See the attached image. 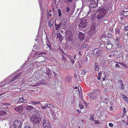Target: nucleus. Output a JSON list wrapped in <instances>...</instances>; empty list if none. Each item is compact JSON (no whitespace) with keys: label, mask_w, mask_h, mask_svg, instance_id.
<instances>
[{"label":"nucleus","mask_w":128,"mask_h":128,"mask_svg":"<svg viewBox=\"0 0 128 128\" xmlns=\"http://www.w3.org/2000/svg\"><path fill=\"white\" fill-rule=\"evenodd\" d=\"M109 6L108 5H106L104 7L100 8L96 10V12H99L97 16V18L100 20L104 18L106 15V14L108 12Z\"/></svg>","instance_id":"nucleus-1"},{"label":"nucleus","mask_w":128,"mask_h":128,"mask_svg":"<svg viewBox=\"0 0 128 128\" xmlns=\"http://www.w3.org/2000/svg\"><path fill=\"white\" fill-rule=\"evenodd\" d=\"M87 24L86 19L83 18L80 20L78 28L80 30H82V28H86Z\"/></svg>","instance_id":"nucleus-2"},{"label":"nucleus","mask_w":128,"mask_h":128,"mask_svg":"<svg viewBox=\"0 0 128 128\" xmlns=\"http://www.w3.org/2000/svg\"><path fill=\"white\" fill-rule=\"evenodd\" d=\"M30 120L34 124H38L41 121L40 118L36 116L31 117Z\"/></svg>","instance_id":"nucleus-3"},{"label":"nucleus","mask_w":128,"mask_h":128,"mask_svg":"<svg viewBox=\"0 0 128 128\" xmlns=\"http://www.w3.org/2000/svg\"><path fill=\"white\" fill-rule=\"evenodd\" d=\"M65 33L67 36L66 38L67 41L69 42H72L73 38L72 32L70 30L67 31Z\"/></svg>","instance_id":"nucleus-4"},{"label":"nucleus","mask_w":128,"mask_h":128,"mask_svg":"<svg viewBox=\"0 0 128 128\" xmlns=\"http://www.w3.org/2000/svg\"><path fill=\"white\" fill-rule=\"evenodd\" d=\"M22 122L20 120H15L13 123V126L14 128H21Z\"/></svg>","instance_id":"nucleus-5"},{"label":"nucleus","mask_w":128,"mask_h":128,"mask_svg":"<svg viewBox=\"0 0 128 128\" xmlns=\"http://www.w3.org/2000/svg\"><path fill=\"white\" fill-rule=\"evenodd\" d=\"M43 124L44 128H51V126L49 121L46 118H44L42 121Z\"/></svg>","instance_id":"nucleus-6"},{"label":"nucleus","mask_w":128,"mask_h":128,"mask_svg":"<svg viewBox=\"0 0 128 128\" xmlns=\"http://www.w3.org/2000/svg\"><path fill=\"white\" fill-rule=\"evenodd\" d=\"M100 37L101 40L105 44H106V43L109 41L108 37L105 34H102L100 35Z\"/></svg>","instance_id":"nucleus-7"},{"label":"nucleus","mask_w":128,"mask_h":128,"mask_svg":"<svg viewBox=\"0 0 128 128\" xmlns=\"http://www.w3.org/2000/svg\"><path fill=\"white\" fill-rule=\"evenodd\" d=\"M90 2V8H94L96 7L98 5V2L97 0H91Z\"/></svg>","instance_id":"nucleus-8"},{"label":"nucleus","mask_w":128,"mask_h":128,"mask_svg":"<svg viewBox=\"0 0 128 128\" xmlns=\"http://www.w3.org/2000/svg\"><path fill=\"white\" fill-rule=\"evenodd\" d=\"M94 54L98 56H100L102 54V50L98 48H95L93 50Z\"/></svg>","instance_id":"nucleus-9"},{"label":"nucleus","mask_w":128,"mask_h":128,"mask_svg":"<svg viewBox=\"0 0 128 128\" xmlns=\"http://www.w3.org/2000/svg\"><path fill=\"white\" fill-rule=\"evenodd\" d=\"M85 35L84 33L79 32L78 34V40L81 42L84 39Z\"/></svg>","instance_id":"nucleus-10"},{"label":"nucleus","mask_w":128,"mask_h":128,"mask_svg":"<svg viewBox=\"0 0 128 128\" xmlns=\"http://www.w3.org/2000/svg\"><path fill=\"white\" fill-rule=\"evenodd\" d=\"M90 98L92 100H95L97 98L96 94L93 93V92H90L88 94Z\"/></svg>","instance_id":"nucleus-11"},{"label":"nucleus","mask_w":128,"mask_h":128,"mask_svg":"<svg viewBox=\"0 0 128 128\" xmlns=\"http://www.w3.org/2000/svg\"><path fill=\"white\" fill-rule=\"evenodd\" d=\"M46 42V45L47 46L46 48V50L47 51H49L50 52L52 50V48L51 46V44L50 43V42L48 40Z\"/></svg>","instance_id":"nucleus-12"},{"label":"nucleus","mask_w":128,"mask_h":128,"mask_svg":"<svg viewBox=\"0 0 128 128\" xmlns=\"http://www.w3.org/2000/svg\"><path fill=\"white\" fill-rule=\"evenodd\" d=\"M75 8V6L73 5L71 7V8L70 9L69 7L67 6L66 7V12H74Z\"/></svg>","instance_id":"nucleus-13"},{"label":"nucleus","mask_w":128,"mask_h":128,"mask_svg":"<svg viewBox=\"0 0 128 128\" xmlns=\"http://www.w3.org/2000/svg\"><path fill=\"white\" fill-rule=\"evenodd\" d=\"M27 101L26 100L24 99L22 97H21L17 102V104H18L23 103L26 104L27 103Z\"/></svg>","instance_id":"nucleus-14"},{"label":"nucleus","mask_w":128,"mask_h":128,"mask_svg":"<svg viewBox=\"0 0 128 128\" xmlns=\"http://www.w3.org/2000/svg\"><path fill=\"white\" fill-rule=\"evenodd\" d=\"M14 110L18 112L20 111H22L23 110V107L22 106H20L18 107L15 108H14Z\"/></svg>","instance_id":"nucleus-15"},{"label":"nucleus","mask_w":128,"mask_h":128,"mask_svg":"<svg viewBox=\"0 0 128 128\" xmlns=\"http://www.w3.org/2000/svg\"><path fill=\"white\" fill-rule=\"evenodd\" d=\"M90 20L92 22H96V16L94 14L91 16Z\"/></svg>","instance_id":"nucleus-16"},{"label":"nucleus","mask_w":128,"mask_h":128,"mask_svg":"<svg viewBox=\"0 0 128 128\" xmlns=\"http://www.w3.org/2000/svg\"><path fill=\"white\" fill-rule=\"evenodd\" d=\"M106 46L107 48L108 49H111L112 46L113 45L111 43V42L109 41L106 43Z\"/></svg>","instance_id":"nucleus-17"},{"label":"nucleus","mask_w":128,"mask_h":128,"mask_svg":"<svg viewBox=\"0 0 128 128\" xmlns=\"http://www.w3.org/2000/svg\"><path fill=\"white\" fill-rule=\"evenodd\" d=\"M26 110L29 111L31 110L32 109H34V107L31 106L27 104L26 105Z\"/></svg>","instance_id":"nucleus-18"},{"label":"nucleus","mask_w":128,"mask_h":128,"mask_svg":"<svg viewBox=\"0 0 128 128\" xmlns=\"http://www.w3.org/2000/svg\"><path fill=\"white\" fill-rule=\"evenodd\" d=\"M43 70H46V71L45 72L48 76L51 75L52 73L51 72V70L50 69L48 68L46 69V68H43Z\"/></svg>","instance_id":"nucleus-19"},{"label":"nucleus","mask_w":128,"mask_h":128,"mask_svg":"<svg viewBox=\"0 0 128 128\" xmlns=\"http://www.w3.org/2000/svg\"><path fill=\"white\" fill-rule=\"evenodd\" d=\"M72 77L70 76H67L66 78V81L68 83H70L72 82Z\"/></svg>","instance_id":"nucleus-20"},{"label":"nucleus","mask_w":128,"mask_h":128,"mask_svg":"<svg viewBox=\"0 0 128 128\" xmlns=\"http://www.w3.org/2000/svg\"><path fill=\"white\" fill-rule=\"evenodd\" d=\"M57 38H59V40L61 42L64 38V37L60 33H58L57 34Z\"/></svg>","instance_id":"nucleus-21"},{"label":"nucleus","mask_w":128,"mask_h":128,"mask_svg":"<svg viewBox=\"0 0 128 128\" xmlns=\"http://www.w3.org/2000/svg\"><path fill=\"white\" fill-rule=\"evenodd\" d=\"M62 23V22H60L59 24H55L56 29V30H58L61 26Z\"/></svg>","instance_id":"nucleus-22"},{"label":"nucleus","mask_w":128,"mask_h":128,"mask_svg":"<svg viewBox=\"0 0 128 128\" xmlns=\"http://www.w3.org/2000/svg\"><path fill=\"white\" fill-rule=\"evenodd\" d=\"M96 32V30L90 29V31L89 32V34L90 36H92L94 34H95Z\"/></svg>","instance_id":"nucleus-23"},{"label":"nucleus","mask_w":128,"mask_h":128,"mask_svg":"<svg viewBox=\"0 0 128 128\" xmlns=\"http://www.w3.org/2000/svg\"><path fill=\"white\" fill-rule=\"evenodd\" d=\"M64 47L66 50H70L72 48V47L71 46L66 43L65 44Z\"/></svg>","instance_id":"nucleus-24"},{"label":"nucleus","mask_w":128,"mask_h":128,"mask_svg":"<svg viewBox=\"0 0 128 128\" xmlns=\"http://www.w3.org/2000/svg\"><path fill=\"white\" fill-rule=\"evenodd\" d=\"M88 45L86 44H84L82 45H80L79 46L80 48V49H82L84 48H85L87 47Z\"/></svg>","instance_id":"nucleus-25"},{"label":"nucleus","mask_w":128,"mask_h":128,"mask_svg":"<svg viewBox=\"0 0 128 128\" xmlns=\"http://www.w3.org/2000/svg\"><path fill=\"white\" fill-rule=\"evenodd\" d=\"M95 66V70L96 71H99V66L98 64V62L95 63L94 64Z\"/></svg>","instance_id":"nucleus-26"},{"label":"nucleus","mask_w":128,"mask_h":128,"mask_svg":"<svg viewBox=\"0 0 128 128\" xmlns=\"http://www.w3.org/2000/svg\"><path fill=\"white\" fill-rule=\"evenodd\" d=\"M53 22L52 21V20L50 19L48 22V25L49 27L50 28H51L52 26L53 25Z\"/></svg>","instance_id":"nucleus-27"},{"label":"nucleus","mask_w":128,"mask_h":128,"mask_svg":"<svg viewBox=\"0 0 128 128\" xmlns=\"http://www.w3.org/2000/svg\"><path fill=\"white\" fill-rule=\"evenodd\" d=\"M30 102L31 104H38L41 105L40 102H36L33 101H30Z\"/></svg>","instance_id":"nucleus-28"},{"label":"nucleus","mask_w":128,"mask_h":128,"mask_svg":"<svg viewBox=\"0 0 128 128\" xmlns=\"http://www.w3.org/2000/svg\"><path fill=\"white\" fill-rule=\"evenodd\" d=\"M96 28V26H95V24L94 22H93L92 24V26L91 27V28H90V29H91V30H95Z\"/></svg>","instance_id":"nucleus-29"},{"label":"nucleus","mask_w":128,"mask_h":128,"mask_svg":"<svg viewBox=\"0 0 128 128\" xmlns=\"http://www.w3.org/2000/svg\"><path fill=\"white\" fill-rule=\"evenodd\" d=\"M122 14L125 17H127L128 16V11H124L122 12Z\"/></svg>","instance_id":"nucleus-30"},{"label":"nucleus","mask_w":128,"mask_h":128,"mask_svg":"<svg viewBox=\"0 0 128 128\" xmlns=\"http://www.w3.org/2000/svg\"><path fill=\"white\" fill-rule=\"evenodd\" d=\"M39 82L41 85H45L46 84V81L44 80H40Z\"/></svg>","instance_id":"nucleus-31"},{"label":"nucleus","mask_w":128,"mask_h":128,"mask_svg":"<svg viewBox=\"0 0 128 128\" xmlns=\"http://www.w3.org/2000/svg\"><path fill=\"white\" fill-rule=\"evenodd\" d=\"M20 73H18L14 77L16 80L20 78Z\"/></svg>","instance_id":"nucleus-32"},{"label":"nucleus","mask_w":128,"mask_h":128,"mask_svg":"<svg viewBox=\"0 0 128 128\" xmlns=\"http://www.w3.org/2000/svg\"><path fill=\"white\" fill-rule=\"evenodd\" d=\"M122 97L124 100L128 102V98L126 97V96L124 94H122Z\"/></svg>","instance_id":"nucleus-33"},{"label":"nucleus","mask_w":128,"mask_h":128,"mask_svg":"<svg viewBox=\"0 0 128 128\" xmlns=\"http://www.w3.org/2000/svg\"><path fill=\"white\" fill-rule=\"evenodd\" d=\"M6 112L4 110L0 111V115H4L6 114Z\"/></svg>","instance_id":"nucleus-34"},{"label":"nucleus","mask_w":128,"mask_h":128,"mask_svg":"<svg viewBox=\"0 0 128 128\" xmlns=\"http://www.w3.org/2000/svg\"><path fill=\"white\" fill-rule=\"evenodd\" d=\"M115 32L116 34H119V33L120 32V30L118 28H116V29Z\"/></svg>","instance_id":"nucleus-35"},{"label":"nucleus","mask_w":128,"mask_h":128,"mask_svg":"<svg viewBox=\"0 0 128 128\" xmlns=\"http://www.w3.org/2000/svg\"><path fill=\"white\" fill-rule=\"evenodd\" d=\"M122 110L123 112V114L125 115L126 114V108L124 107L122 109Z\"/></svg>","instance_id":"nucleus-36"},{"label":"nucleus","mask_w":128,"mask_h":128,"mask_svg":"<svg viewBox=\"0 0 128 128\" xmlns=\"http://www.w3.org/2000/svg\"><path fill=\"white\" fill-rule=\"evenodd\" d=\"M58 15L59 17H60L62 15L61 11L60 8L58 9Z\"/></svg>","instance_id":"nucleus-37"},{"label":"nucleus","mask_w":128,"mask_h":128,"mask_svg":"<svg viewBox=\"0 0 128 128\" xmlns=\"http://www.w3.org/2000/svg\"><path fill=\"white\" fill-rule=\"evenodd\" d=\"M120 88L122 90H123L124 89V86L123 84H121L120 85Z\"/></svg>","instance_id":"nucleus-38"},{"label":"nucleus","mask_w":128,"mask_h":128,"mask_svg":"<svg viewBox=\"0 0 128 128\" xmlns=\"http://www.w3.org/2000/svg\"><path fill=\"white\" fill-rule=\"evenodd\" d=\"M94 114L90 116V119L92 121H93L94 120Z\"/></svg>","instance_id":"nucleus-39"},{"label":"nucleus","mask_w":128,"mask_h":128,"mask_svg":"<svg viewBox=\"0 0 128 128\" xmlns=\"http://www.w3.org/2000/svg\"><path fill=\"white\" fill-rule=\"evenodd\" d=\"M99 92V90H97L94 89L93 90V93H95L97 94Z\"/></svg>","instance_id":"nucleus-40"},{"label":"nucleus","mask_w":128,"mask_h":128,"mask_svg":"<svg viewBox=\"0 0 128 128\" xmlns=\"http://www.w3.org/2000/svg\"><path fill=\"white\" fill-rule=\"evenodd\" d=\"M79 106L81 109H82L84 108V106L82 103H80V104Z\"/></svg>","instance_id":"nucleus-41"},{"label":"nucleus","mask_w":128,"mask_h":128,"mask_svg":"<svg viewBox=\"0 0 128 128\" xmlns=\"http://www.w3.org/2000/svg\"><path fill=\"white\" fill-rule=\"evenodd\" d=\"M75 60L74 59H71L70 60V62L72 64H74L75 62Z\"/></svg>","instance_id":"nucleus-42"},{"label":"nucleus","mask_w":128,"mask_h":128,"mask_svg":"<svg viewBox=\"0 0 128 128\" xmlns=\"http://www.w3.org/2000/svg\"><path fill=\"white\" fill-rule=\"evenodd\" d=\"M15 80H16L15 79V78L14 77L12 79L10 80H9V83H11L12 82L14 81Z\"/></svg>","instance_id":"nucleus-43"},{"label":"nucleus","mask_w":128,"mask_h":128,"mask_svg":"<svg viewBox=\"0 0 128 128\" xmlns=\"http://www.w3.org/2000/svg\"><path fill=\"white\" fill-rule=\"evenodd\" d=\"M40 82L39 81L38 82L36 83L35 85H34V86H40Z\"/></svg>","instance_id":"nucleus-44"},{"label":"nucleus","mask_w":128,"mask_h":128,"mask_svg":"<svg viewBox=\"0 0 128 128\" xmlns=\"http://www.w3.org/2000/svg\"><path fill=\"white\" fill-rule=\"evenodd\" d=\"M116 45L118 47H120L122 46V45L119 42L116 43Z\"/></svg>","instance_id":"nucleus-45"},{"label":"nucleus","mask_w":128,"mask_h":128,"mask_svg":"<svg viewBox=\"0 0 128 128\" xmlns=\"http://www.w3.org/2000/svg\"><path fill=\"white\" fill-rule=\"evenodd\" d=\"M73 0H66V2L68 4H69L71 3Z\"/></svg>","instance_id":"nucleus-46"},{"label":"nucleus","mask_w":128,"mask_h":128,"mask_svg":"<svg viewBox=\"0 0 128 128\" xmlns=\"http://www.w3.org/2000/svg\"><path fill=\"white\" fill-rule=\"evenodd\" d=\"M53 73L54 74V78H55L56 79H57L58 77H57V75H56V73L54 72H53Z\"/></svg>","instance_id":"nucleus-47"},{"label":"nucleus","mask_w":128,"mask_h":128,"mask_svg":"<svg viewBox=\"0 0 128 128\" xmlns=\"http://www.w3.org/2000/svg\"><path fill=\"white\" fill-rule=\"evenodd\" d=\"M112 34H107V37H108V38H110L112 37Z\"/></svg>","instance_id":"nucleus-48"},{"label":"nucleus","mask_w":128,"mask_h":128,"mask_svg":"<svg viewBox=\"0 0 128 128\" xmlns=\"http://www.w3.org/2000/svg\"><path fill=\"white\" fill-rule=\"evenodd\" d=\"M58 49L59 50L61 51L63 54H65V53L62 50L60 47L59 48H58Z\"/></svg>","instance_id":"nucleus-49"},{"label":"nucleus","mask_w":128,"mask_h":128,"mask_svg":"<svg viewBox=\"0 0 128 128\" xmlns=\"http://www.w3.org/2000/svg\"><path fill=\"white\" fill-rule=\"evenodd\" d=\"M84 62H87L88 60V58L86 56H85L84 58Z\"/></svg>","instance_id":"nucleus-50"},{"label":"nucleus","mask_w":128,"mask_h":128,"mask_svg":"<svg viewBox=\"0 0 128 128\" xmlns=\"http://www.w3.org/2000/svg\"><path fill=\"white\" fill-rule=\"evenodd\" d=\"M44 16V15L43 14V12H42L41 13V16L40 17V20H42L43 19V17Z\"/></svg>","instance_id":"nucleus-51"},{"label":"nucleus","mask_w":128,"mask_h":128,"mask_svg":"<svg viewBox=\"0 0 128 128\" xmlns=\"http://www.w3.org/2000/svg\"><path fill=\"white\" fill-rule=\"evenodd\" d=\"M94 123L97 124H100V122L98 120H95L94 121Z\"/></svg>","instance_id":"nucleus-52"},{"label":"nucleus","mask_w":128,"mask_h":128,"mask_svg":"<svg viewBox=\"0 0 128 128\" xmlns=\"http://www.w3.org/2000/svg\"><path fill=\"white\" fill-rule=\"evenodd\" d=\"M120 40V37H116V41L117 42H118Z\"/></svg>","instance_id":"nucleus-53"},{"label":"nucleus","mask_w":128,"mask_h":128,"mask_svg":"<svg viewBox=\"0 0 128 128\" xmlns=\"http://www.w3.org/2000/svg\"><path fill=\"white\" fill-rule=\"evenodd\" d=\"M109 126L111 127H112L113 126V124L111 123H110L108 124Z\"/></svg>","instance_id":"nucleus-54"},{"label":"nucleus","mask_w":128,"mask_h":128,"mask_svg":"<svg viewBox=\"0 0 128 128\" xmlns=\"http://www.w3.org/2000/svg\"><path fill=\"white\" fill-rule=\"evenodd\" d=\"M0 84V87H4L6 85V84L5 83V84Z\"/></svg>","instance_id":"nucleus-55"},{"label":"nucleus","mask_w":128,"mask_h":128,"mask_svg":"<svg viewBox=\"0 0 128 128\" xmlns=\"http://www.w3.org/2000/svg\"><path fill=\"white\" fill-rule=\"evenodd\" d=\"M41 107L42 109L43 110L45 109L46 108V106H41Z\"/></svg>","instance_id":"nucleus-56"},{"label":"nucleus","mask_w":128,"mask_h":128,"mask_svg":"<svg viewBox=\"0 0 128 128\" xmlns=\"http://www.w3.org/2000/svg\"><path fill=\"white\" fill-rule=\"evenodd\" d=\"M115 67L116 68H118L120 67V66L118 64H116L115 66Z\"/></svg>","instance_id":"nucleus-57"},{"label":"nucleus","mask_w":128,"mask_h":128,"mask_svg":"<svg viewBox=\"0 0 128 128\" xmlns=\"http://www.w3.org/2000/svg\"><path fill=\"white\" fill-rule=\"evenodd\" d=\"M36 55H39L41 54V53H40V52H38L36 53Z\"/></svg>","instance_id":"nucleus-58"},{"label":"nucleus","mask_w":128,"mask_h":128,"mask_svg":"<svg viewBox=\"0 0 128 128\" xmlns=\"http://www.w3.org/2000/svg\"><path fill=\"white\" fill-rule=\"evenodd\" d=\"M50 111L52 113V114H54V112L53 110L52 109H50Z\"/></svg>","instance_id":"nucleus-59"},{"label":"nucleus","mask_w":128,"mask_h":128,"mask_svg":"<svg viewBox=\"0 0 128 128\" xmlns=\"http://www.w3.org/2000/svg\"><path fill=\"white\" fill-rule=\"evenodd\" d=\"M102 73L101 72H100L98 74V76L100 77Z\"/></svg>","instance_id":"nucleus-60"},{"label":"nucleus","mask_w":128,"mask_h":128,"mask_svg":"<svg viewBox=\"0 0 128 128\" xmlns=\"http://www.w3.org/2000/svg\"><path fill=\"white\" fill-rule=\"evenodd\" d=\"M124 29L125 30H128V26H126Z\"/></svg>","instance_id":"nucleus-61"},{"label":"nucleus","mask_w":128,"mask_h":128,"mask_svg":"<svg viewBox=\"0 0 128 128\" xmlns=\"http://www.w3.org/2000/svg\"><path fill=\"white\" fill-rule=\"evenodd\" d=\"M47 106L49 108H50L51 106V105L50 104H48V105Z\"/></svg>","instance_id":"nucleus-62"},{"label":"nucleus","mask_w":128,"mask_h":128,"mask_svg":"<svg viewBox=\"0 0 128 128\" xmlns=\"http://www.w3.org/2000/svg\"><path fill=\"white\" fill-rule=\"evenodd\" d=\"M62 58L63 60H65V59L63 55H62Z\"/></svg>","instance_id":"nucleus-63"},{"label":"nucleus","mask_w":128,"mask_h":128,"mask_svg":"<svg viewBox=\"0 0 128 128\" xmlns=\"http://www.w3.org/2000/svg\"><path fill=\"white\" fill-rule=\"evenodd\" d=\"M110 110H113V108L112 106H110Z\"/></svg>","instance_id":"nucleus-64"}]
</instances>
